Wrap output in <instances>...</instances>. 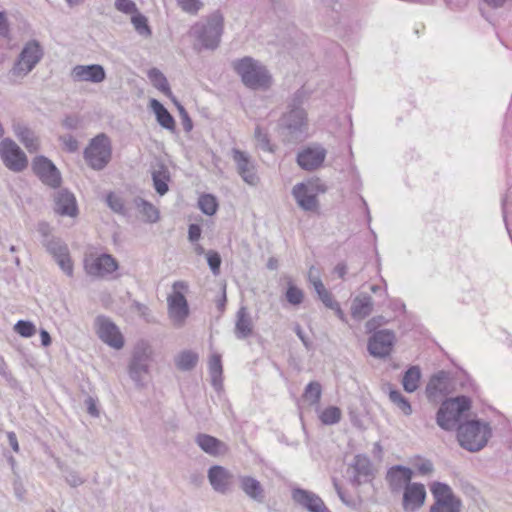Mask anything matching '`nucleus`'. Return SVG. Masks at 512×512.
I'll list each match as a JSON object with an SVG mask.
<instances>
[{"label": "nucleus", "instance_id": "obj_43", "mask_svg": "<svg viewBox=\"0 0 512 512\" xmlns=\"http://www.w3.org/2000/svg\"><path fill=\"white\" fill-rule=\"evenodd\" d=\"M342 412L336 406H329L324 409L319 418L324 425H334L341 420Z\"/></svg>", "mask_w": 512, "mask_h": 512}, {"label": "nucleus", "instance_id": "obj_24", "mask_svg": "<svg viewBox=\"0 0 512 512\" xmlns=\"http://www.w3.org/2000/svg\"><path fill=\"white\" fill-rule=\"evenodd\" d=\"M413 472L410 468L402 465L391 467L386 474V480L392 492H399L411 483Z\"/></svg>", "mask_w": 512, "mask_h": 512}, {"label": "nucleus", "instance_id": "obj_26", "mask_svg": "<svg viewBox=\"0 0 512 512\" xmlns=\"http://www.w3.org/2000/svg\"><path fill=\"white\" fill-rule=\"evenodd\" d=\"M254 324L247 307L241 306L236 313L234 333L237 339H246L252 335Z\"/></svg>", "mask_w": 512, "mask_h": 512}, {"label": "nucleus", "instance_id": "obj_42", "mask_svg": "<svg viewBox=\"0 0 512 512\" xmlns=\"http://www.w3.org/2000/svg\"><path fill=\"white\" fill-rule=\"evenodd\" d=\"M390 401L395 404L406 416L412 414V407L408 399L405 398L400 391L390 390L389 392Z\"/></svg>", "mask_w": 512, "mask_h": 512}, {"label": "nucleus", "instance_id": "obj_35", "mask_svg": "<svg viewBox=\"0 0 512 512\" xmlns=\"http://www.w3.org/2000/svg\"><path fill=\"white\" fill-rule=\"evenodd\" d=\"M198 362L197 353L185 350L182 351L175 359L176 367L182 371L192 370Z\"/></svg>", "mask_w": 512, "mask_h": 512}, {"label": "nucleus", "instance_id": "obj_22", "mask_svg": "<svg viewBox=\"0 0 512 512\" xmlns=\"http://www.w3.org/2000/svg\"><path fill=\"white\" fill-rule=\"evenodd\" d=\"M350 468L353 470L351 483L354 486H360L363 483L370 481L373 477L372 463L366 455H356Z\"/></svg>", "mask_w": 512, "mask_h": 512}, {"label": "nucleus", "instance_id": "obj_8", "mask_svg": "<svg viewBox=\"0 0 512 512\" xmlns=\"http://www.w3.org/2000/svg\"><path fill=\"white\" fill-rule=\"evenodd\" d=\"M193 35L206 49H216L223 33V17L219 13L213 14L205 24H196L192 27Z\"/></svg>", "mask_w": 512, "mask_h": 512}, {"label": "nucleus", "instance_id": "obj_28", "mask_svg": "<svg viewBox=\"0 0 512 512\" xmlns=\"http://www.w3.org/2000/svg\"><path fill=\"white\" fill-rule=\"evenodd\" d=\"M195 442L205 453L211 456L223 455L227 451V446L224 442L208 434H198Z\"/></svg>", "mask_w": 512, "mask_h": 512}, {"label": "nucleus", "instance_id": "obj_30", "mask_svg": "<svg viewBox=\"0 0 512 512\" xmlns=\"http://www.w3.org/2000/svg\"><path fill=\"white\" fill-rule=\"evenodd\" d=\"M13 131L29 152L38 150L39 141L31 129L21 123H15L13 124Z\"/></svg>", "mask_w": 512, "mask_h": 512}, {"label": "nucleus", "instance_id": "obj_11", "mask_svg": "<svg viewBox=\"0 0 512 512\" xmlns=\"http://www.w3.org/2000/svg\"><path fill=\"white\" fill-rule=\"evenodd\" d=\"M0 158L4 165L13 172H21L28 165L25 153L9 138L0 142Z\"/></svg>", "mask_w": 512, "mask_h": 512}, {"label": "nucleus", "instance_id": "obj_10", "mask_svg": "<svg viewBox=\"0 0 512 512\" xmlns=\"http://www.w3.org/2000/svg\"><path fill=\"white\" fill-rule=\"evenodd\" d=\"M187 285L183 281H176L173 284V293L167 297L168 315L173 325L182 327L189 316L188 302L179 289H186Z\"/></svg>", "mask_w": 512, "mask_h": 512}, {"label": "nucleus", "instance_id": "obj_5", "mask_svg": "<svg viewBox=\"0 0 512 512\" xmlns=\"http://www.w3.org/2000/svg\"><path fill=\"white\" fill-rule=\"evenodd\" d=\"M281 134L290 143L303 140L307 135V114L304 109H290L280 120Z\"/></svg>", "mask_w": 512, "mask_h": 512}, {"label": "nucleus", "instance_id": "obj_36", "mask_svg": "<svg viewBox=\"0 0 512 512\" xmlns=\"http://www.w3.org/2000/svg\"><path fill=\"white\" fill-rule=\"evenodd\" d=\"M421 373L417 366L410 367L404 374L402 384L404 390L412 393L417 390L420 381Z\"/></svg>", "mask_w": 512, "mask_h": 512}, {"label": "nucleus", "instance_id": "obj_31", "mask_svg": "<svg viewBox=\"0 0 512 512\" xmlns=\"http://www.w3.org/2000/svg\"><path fill=\"white\" fill-rule=\"evenodd\" d=\"M373 310V299L367 294H360L354 298L351 307V314L355 319H364Z\"/></svg>", "mask_w": 512, "mask_h": 512}, {"label": "nucleus", "instance_id": "obj_57", "mask_svg": "<svg viewBox=\"0 0 512 512\" xmlns=\"http://www.w3.org/2000/svg\"><path fill=\"white\" fill-rule=\"evenodd\" d=\"M177 105H178V109H179V112L181 115L183 128L186 132H190L193 128L192 120L189 117L187 111L184 109V107L181 106L180 104H177Z\"/></svg>", "mask_w": 512, "mask_h": 512}, {"label": "nucleus", "instance_id": "obj_7", "mask_svg": "<svg viewBox=\"0 0 512 512\" xmlns=\"http://www.w3.org/2000/svg\"><path fill=\"white\" fill-rule=\"evenodd\" d=\"M112 155L111 142L106 134L94 137L84 150V159L94 170H102L110 162Z\"/></svg>", "mask_w": 512, "mask_h": 512}, {"label": "nucleus", "instance_id": "obj_59", "mask_svg": "<svg viewBox=\"0 0 512 512\" xmlns=\"http://www.w3.org/2000/svg\"><path fill=\"white\" fill-rule=\"evenodd\" d=\"M85 404H86V407H87V412L93 416V417H98L99 416V410L97 408V402L94 398L92 397H88L86 400H85Z\"/></svg>", "mask_w": 512, "mask_h": 512}, {"label": "nucleus", "instance_id": "obj_58", "mask_svg": "<svg viewBox=\"0 0 512 512\" xmlns=\"http://www.w3.org/2000/svg\"><path fill=\"white\" fill-rule=\"evenodd\" d=\"M318 297L327 308L332 307L336 303L332 294L326 288L318 294Z\"/></svg>", "mask_w": 512, "mask_h": 512}, {"label": "nucleus", "instance_id": "obj_1", "mask_svg": "<svg viewBox=\"0 0 512 512\" xmlns=\"http://www.w3.org/2000/svg\"><path fill=\"white\" fill-rule=\"evenodd\" d=\"M154 349L146 340H139L132 348L127 364V373L137 388H144L150 375Z\"/></svg>", "mask_w": 512, "mask_h": 512}, {"label": "nucleus", "instance_id": "obj_55", "mask_svg": "<svg viewBox=\"0 0 512 512\" xmlns=\"http://www.w3.org/2000/svg\"><path fill=\"white\" fill-rule=\"evenodd\" d=\"M60 140L68 152H76L79 148L78 141L71 135L61 136Z\"/></svg>", "mask_w": 512, "mask_h": 512}, {"label": "nucleus", "instance_id": "obj_16", "mask_svg": "<svg viewBox=\"0 0 512 512\" xmlns=\"http://www.w3.org/2000/svg\"><path fill=\"white\" fill-rule=\"evenodd\" d=\"M32 166L33 171L44 184L53 188L60 185V172L49 159L44 156H39L34 159Z\"/></svg>", "mask_w": 512, "mask_h": 512}, {"label": "nucleus", "instance_id": "obj_2", "mask_svg": "<svg viewBox=\"0 0 512 512\" xmlns=\"http://www.w3.org/2000/svg\"><path fill=\"white\" fill-rule=\"evenodd\" d=\"M491 437V428L487 423L470 420L458 425L457 439L460 446L470 452L483 449Z\"/></svg>", "mask_w": 512, "mask_h": 512}, {"label": "nucleus", "instance_id": "obj_33", "mask_svg": "<svg viewBox=\"0 0 512 512\" xmlns=\"http://www.w3.org/2000/svg\"><path fill=\"white\" fill-rule=\"evenodd\" d=\"M152 180L153 186L160 196H163L168 192L170 172L164 164L158 165V167L152 171Z\"/></svg>", "mask_w": 512, "mask_h": 512}, {"label": "nucleus", "instance_id": "obj_41", "mask_svg": "<svg viewBox=\"0 0 512 512\" xmlns=\"http://www.w3.org/2000/svg\"><path fill=\"white\" fill-rule=\"evenodd\" d=\"M131 22L134 26V29L136 30V32L147 38V37H150L151 36V29L148 25V21H147V18L139 13L138 11L136 13L133 14L132 18H131Z\"/></svg>", "mask_w": 512, "mask_h": 512}, {"label": "nucleus", "instance_id": "obj_23", "mask_svg": "<svg viewBox=\"0 0 512 512\" xmlns=\"http://www.w3.org/2000/svg\"><path fill=\"white\" fill-rule=\"evenodd\" d=\"M208 480L216 492L225 494L230 490L233 475L225 467L214 465L208 470Z\"/></svg>", "mask_w": 512, "mask_h": 512}, {"label": "nucleus", "instance_id": "obj_40", "mask_svg": "<svg viewBox=\"0 0 512 512\" xmlns=\"http://www.w3.org/2000/svg\"><path fill=\"white\" fill-rule=\"evenodd\" d=\"M42 244L53 258L69 251L68 247L59 238L42 239Z\"/></svg>", "mask_w": 512, "mask_h": 512}, {"label": "nucleus", "instance_id": "obj_39", "mask_svg": "<svg viewBox=\"0 0 512 512\" xmlns=\"http://www.w3.org/2000/svg\"><path fill=\"white\" fill-rule=\"evenodd\" d=\"M321 395V384L317 381H312L305 387L303 397L310 405H316L320 402Z\"/></svg>", "mask_w": 512, "mask_h": 512}, {"label": "nucleus", "instance_id": "obj_46", "mask_svg": "<svg viewBox=\"0 0 512 512\" xmlns=\"http://www.w3.org/2000/svg\"><path fill=\"white\" fill-rule=\"evenodd\" d=\"M61 270L69 277L73 275V263L69 251L54 258Z\"/></svg>", "mask_w": 512, "mask_h": 512}, {"label": "nucleus", "instance_id": "obj_34", "mask_svg": "<svg viewBox=\"0 0 512 512\" xmlns=\"http://www.w3.org/2000/svg\"><path fill=\"white\" fill-rule=\"evenodd\" d=\"M148 77L155 88L165 94L167 97L172 98L174 101L173 93L170 89L169 83L165 75L157 68H152L148 72Z\"/></svg>", "mask_w": 512, "mask_h": 512}, {"label": "nucleus", "instance_id": "obj_19", "mask_svg": "<svg viewBox=\"0 0 512 512\" xmlns=\"http://www.w3.org/2000/svg\"><path fill=\"white\" fill-rule=\"evenodd\" d=\"M326 154V149L320 145L308 146L298 152L297 163L302 169L313 171L322 165Z\"/></svg>", "mask_w": 512, "mask_h": 512}, {"label": "nucleus", "instance_id": "obj_50", "mask_svg": "<svg viewBox=\"0 0 512 512\" xmlns=\"http://www.w3.org/2000/svg\"><path fill=\"white\" fill-rule=\"evenodd\" d=\"M308 96H309V94L304 88L297 90L293 94L291 102L288 105L289 110L290 109H303L301 106L304 103V101L308 99Z\"/></svg>", "mask_w": 512, "mask_h": 512}, {"label": "nucleus", "instance_id": "obj_9", "mask_svg": "<svg viewBox=\"0 0 512 512\" xmlns=\"http://www.w3.org/2000/svg\"><path fill=\"white\" fill-rule=\"evenodd\" d=\"M430 491L435 502L430 507L429 512H461L462 502L456 497L451 487L442 482H433L430 485Z\"/></svg>", "mask_w": 512, "mask_h": 512}, {"label": "nucleus", "instance_id": "obj_12", "mask_svg": "<svg viewBox=\"0 0 512 512\" xmlns=\"http://www.w3.org/2000/svg\"><path fill=\"white\" fill-rule=\"evenodd\" d=\"M232 159L236 166V171L241 179L250 186H256L260 178L257 173V167L254 159L244 151L237 148L232 149Z\"/></svg>", "mask_w": 512, "mask_h": 512}, {"label": "nucleus", "instance_id": "obj_18", "mask_svg": "<svg viewBox=\"0 0 512 512\" xmlns=\"http://www.w3.org/2000/svg\"><path fill=\"white\" fill-rule=\"evenodd\" d=\"M426 489L421 483H410L406 485L403 492L402 506L405 512H416L425 503Z\"/></svg>", "mask_w": 512, "mask_h": 512}, {"label": "nucleus", "instance_id": "obj_21", "mask_svg": "<svg viewBox=\"0 0 512 512\" xmlns=\"http://www.w3.org/2000/svg\"><path fill=\"white\" fill-rule=\"evenodd\" d=\"M292 499L309 512H330L323 500L311 491L295 488L292 490Z\"/></svg>", "mask_w": 512, "mask_h": 512}, {"label": "nucleus", "instance_id": "obj_62", "mask_svg": "<svg viewBox=\"0 0 512 512\" xmlns=\"http://www.w3.org/2000/svg\"><path fill=\"white\" fill-rule=\"evenodd\" d=\"M9 23L4 12H0V35L3 37L9 36Z\"/></svg>", "mask_w": 512, "mask_h": 512}, {"label": "nucleus", "instance_id": "obj_27", "mask_svg": "<svg viewBox=\"0 0 512 512\" xmlns=\"http://www.w3.org/2000/svg\"><path fill=\"white\" fill-rule=\"evenodd\" d=\"M449 378L446 372L440 371L433 375L427 386L426 395L430 400H436L439 396L445 395L448 392Z\"/></svg>", "mask_w": 512, "mask_h": 512}, {"label": "nucleus", "instance_id": "obj_45", "mask_svg": "<svg viewBox=\"0 0 512 512\" xmlns=\"http://www.w3.org/2000/svg\"><path fill=\"white\" fill-rule=\"evenodd\" d=\"M14 330L22 337L29 338L32 337L36 333L35 325L30 321L19 320L15 326Z\"/></svg>", "mask_w": 512, "mask_h": 512}, {"label": "nucleus", "instance_id": "obj_48", "mask_svg": "<svg viewBox=\"0 0 512 512\" xmlns=\"http://www.w3.org/2000/svg\"><path fill=\"white\" fill-rule=\"evenodd\" d=\"M254 136L258 143V146L262 150L268 151V152H273V148H272V145L270 144L268 135L266 133H264L259 126H257L255 128Z\"/></svg>", "mask_w": 512, "mask_h": 512}, {"label": "nucleus", "instance_id": "obj_20", "mask_svg": "<svg viewBox=\"0 0 512 512\" xmlns=\"http://www.w3.org/2000/svg\"><path fill=\"white\" fill-rule=\"evenodd\" d=\"M71 78L76 82L101 83L106 79V72L100 64L76 65L71 70Z\"/></svg>", "mask_w": 512, "mask_h": 512}, {"label": "nucleus", "instance_id": "obj_49", "mask_svg": "<svg viewBox=\"0 0 512 512\" xmlns=\"http://www.w3.org/2000/svg\"><path fill=\"white\" fill-rule=\"evenodd\" d=\"M178 6L186 13L196 14L202 7L200 0H177Z\"/></svg>", "mask_w": 512, "mask_h": 512}, {"label": "nucleus", "instance_id": "obj_32", "mask_svg": "<svg viewBox=\"0 0 512 512\" xmlns=\"http://www.w3.org/2000/svg\"><path fill=\"white\" fill-rule=\"evenodd\" d=\"M150 107L153 110L157 122L169 131L175 130V120L170 112L156 99L150 101Z\"/></svg>", "mask_w": 512, "mask_h": 512}, {"label": "nucleus", "instance_id": "obj_61", "mask_svg": "<svg viewBox=\"0 0 512 512\" xmlns=\"http://www.w3.org/2000/svg\"><path fill=\"white\" fill-rule=\"evenodd\" d=\"M417 469L421 475H429L433 472L434 467L430 460H424L417 465Z\"/></svg>", "mask_w": 512, "mask_h": 512}, {"label": "nucleus", "instance_id": "obj_4", "mask_svg": "<svg viewBox=\"0 0 512 512\" xmlns=\"http://www.w3.org/2000/svg\"><path fill=\"white\" fill-rule=\"evenodd\" d=\"M44 48L38 40L27 41L15 60L9 74L16 78L26 77L42 60Z\"/></svg>", "mask_w": 512, "mask_h": 512}, {"label": "nucleus", "instance_id": "obj_60", "mask_svg": "<svg viewBox=\"0 0 512 512\" xmlns=\"http://www.w3.org/2000/svg\"><path fill=\"white\" fill-rule=\"evenodd\" d=\"M201 236V227L198 224H191L188 229V239L191 242L197 241Z\"/></svg>", "mask_w": 512, "mask_h": 512}, {"label": "nucleus", "instance_id": "obj_52", "mask_svg": "<svg viewBox=\"0 0 512 512\" xmlns=\"http://www.w3.org/2000/svg\"><path fill=\"white\" fill-rule=\"evenodd\" d=\"M115 8L125 14H134L138 11L135 2L132 0H116Z\"/></svg>", "mask_w": 512, "mask_h": 512}, {"label": "nucleus", "instance_id": "obj_37", "mask_svg": "<svg viewBox=\"0 0 512 512\" xmlns=\"http://www.w3.org/2000/svg\"><path fill=\"white\" fill-rule=\"evenodd\" d=\"M222 362L221 356L218 354H214L211 356L209 360V373L212 380V385L215 388H218L221 385V376H222Z\"/></svg>", "mask_w": 512, "mask_h": 512}, {"label": "nucleus", "instance_id": "obj_56", "mask_svg": "<svg viewBox=\"0 0 512 512\" xmlns=\"http://www.w3.org/2000/svg\"><path fill=\"white\" fill-rule=\"evenodd\" d=\"M65 480L71 487H78L84 483V479L75 471H69Z\"/></svg>", "mask_w": 512, "mask_h": 512}, {"label": "nucleus", "instance_id": "obj_29", "mask_svg": "<svg viewBox=\"0 0 512 512\" xmlns=\"http://www.w3.org/2000/svg\"><path fill=\"white\" fill-rule=\"evenodd\" d=\"M239 484L242 491L257 503H263L265 500V492L261 483L251 476H240Z\"/></svg>", "mask_w": 512, "mask_h": 512}, {"label": "nucleus", "instance_id": "obj_44", "mask_svg": "<svg viewBox=\"0 0 512 512\" xmlns=\"http://www.w3.org/2000/svg\"><path fill=\"white\" fill-rule=\"evenodd\" d=\"M198 206L204 214L211 216L216 213L218 204L214 196L204 194L200 196Z\"/></svg>", "mask_w": 512, "mask_h": 512}, {"label": "nucleus", "instance_id": "obj_47", "mask_svg": "<svg viewBox=\"0 0 512 512\" xmlns=\"http://www.w3.org/2000/svg\"><path fill=\"white\" fill-rule=\"evenodd\" d=\"M303 292L296 286L289 284L286 291V299L292 305H299L303 301Z\"/></svg>", "mask_w": 512, "mask_h": 512}, {"label": "nucleus", "instance_id": "obj_51", "mask_svg": "<svg viewBox=\"0 0 512 512\" xmlns=\"http://www.w3.org/2000/svg\"><path fill=\"white\" fill-rule=\"evenodd\" d=\"M107 204L114 212L124 214V203L121 197L114 193H109L107 195Z\"/></svg>", "mask_w": 512, "mask_h": 512}, {"label": "nucleus", "instance_id": "obj_15", "mask_svg": "<svg viewBox=\"0 0 512 512\" xmlns=\"http://www.w3.org/2000/svg\"><path fill=\"white\" fill-rule=\"evenodd\" d=\"M118 268L116 259L110 254H102L98 257L85 258L84 269L86 273L94 277H105Z\"/></svg>", "mask_w": 512, "mask_h": 512}, {"label": "nucleus", "instance_id": "obj_38", "mask_svg": "<svg viewBox=\"0 0 512 512\" xmlns=\"http://www.w3.org/2000/svg\"><path fill=\"white\" fill-rule=\"evenodd\" d=\"M136 207L140 213L145 217V220L154 223L159 219V212L154 205L145 201L144 199L138 198L135 200Z\"/></svg>", "mask_w": 512, "mask_h": 512}, {"label": "nucleus", "instance_id": "obj_54", "mask_svg": "<svg viewBox=\"0 0 512 512\" xmlns=\"http://www.w3.org/2000/svg\"><path fill=\"white\" fill-rule=\"evenodd\" d=\"M333 486H334L340 500L343 502V504H345L346 506L351 507V508L356 507V502L353 499H350L346 496V494L344 493V491L342 490V488L340 487V485L338 484L336 479H333Z\"/></svg>", "mask_w": 512, "mask_h": 512}, {"label": "nucleus", "instance_id": "obj_3", "mask_svg": "<svg viewBox=\"0 0 512 512\" xmlns=\"http://www.w3.org/2000/svg\"><path fill=\"white\" fill-rule=\"evenodd\" d=\"M243 84L251 89L268 88L271 76L264 65L251 57H243L232 64Z\"/></svg>", "mask_w": 512, "mask_h": 512}, {"label": "nucleus", "instance_id": "obj_64", "mask_svg": "<svg viewBox=\"0 0 512 512\" xmlns=\"http://www.w3.org/2000/svg\"><path fill=\"white\" fill-rule=\"evenodd\" d=\"M7 439L13 451L19 452V443L16 434L13 431L8 432Z\"/></svg>", "mask_w": 512, "mask_h": 512}, {"label": "nucleus", "instance_id": "obj_25", "mask_svg": "<svg viewBox=\"0 0 512 512\" xmlns=\"http://www.w3.org/2000/svg\"><path fill=\"white\" fill-rule=\"evenodd\" d=\"M54 211L61 216H76L78 209L75 196L66 189L57 191L54 195Z\"/></svg>", "mask_w": 512, "mask_h": 512}, {"label": "nucleus", "instance_id": "obj_53", "mask_svg": "<svg viewBox=\"0 0 512 512\" xmlns=\"http://www.w3.org/2000/svg\"><path fill=\"white\" fill-rule=\"evenodd\" d=\"M207 262L214 275H218L220 272L221 257L215 251H209L207 253Z\"/></svg>", "mask_w": 512, "mask_h": 512}, {"label": "nucleus", "instance_id": "obj_63", "mask_svg": "<svg viewBox=\"0 0 512 512\" xmlns=\"http://www.w3.org/2000/svg\"><path fill=\"white\" fill-rule=\"evenodd\" d=\"M38 232L42 235L43 239H51L54 238L50 234V226L48 223L41 222L38 224Z\"/></svg>", "mask_w": 512, "mask_h": 512}, {"label": "nucleus", "instance_id": "obj_17", "mask_svg": "<svg viewBox=\"0 0 512 512\" xmlns=\"http://www.w3.org/2000/svg\"><path fill=\"white\" fill-rule=\"evenodd\" d=\"M318 186L315 183H299L292 189L297 204L305 211H313L318 206Z\"/></svg>", "mask_w": 512, "mask_h": 512}, {"label": "nucleus", "instance_id": "obj_6", "mask_svg": "<svg viewBox=\"0 0 512 512\" xmlns=\"http://www.w3.org/2000/svg\"><path fill=\"white\" fill-rule=\"evenodd\" d=\"M469 408L470 400L465 396L444 401L436 415L437 424L444 430H453Z\"/></svg>", "mask_w": 512, "mask_h": 512}, {"label": "nucleus", "instance_id": "obj_13", "mask_svg": "<svg viewBox=\"0 0 512 512\" xmlns=\"http://www.w3.org/2000/svg\"><path fill=\"white\" fill-rule=\"evenodd\" d=\"M95 328L98 337L114 349H121L124 346V338L118 327L107 317L98 316L95 319Z\"/></svg>", "mask_w": 512, "mask_h": 512}, {"label": "nucleus", "instance_id": "obj_14", "mask_svg": "<svg viewBox=\"0 0 512 512\" xmlns=\"http://www.w3.org/2000/svg\"><path fill=\"white\" fill-rule=\"evenodd\" d=\"M395 342V334L388 329L378 330L370 337L368 342L369 353L377 358L390 355Z\"/></svg>", "mask_w": 512, "mask_h": 512}]
</instances>
